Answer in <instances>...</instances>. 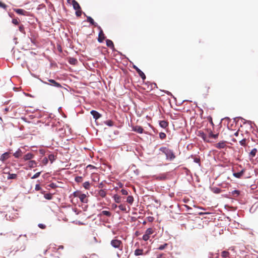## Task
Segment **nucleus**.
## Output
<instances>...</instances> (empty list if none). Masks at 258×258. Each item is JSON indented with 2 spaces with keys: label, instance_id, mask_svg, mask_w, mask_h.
<instances>
[{
  "label": "nucleus",
  "instance_id": "obj_39",
  "mask_svg": "<svg viewBox=\"0 0 258 258\" xmlns=\"http://www.w3.org/2000/svg\"><path fill=\"white\" fill-rule=\"evenodd\" d=\"M99 195L102 197H104L106 196V192L104 190H100L99 191Z\"/></svg>",
  "mask_w": 258,
  "mask_h": 258
},
{
  "label": "nucleus",
  "instance_id": "obj_13",
  "mask_svg": "<svg viewBox=\"0 0 258 258\" xmlns=\"http://www.w3.org/2000/svg\"><path fill=\"white\" fill-rule=\"evenodd\" d=\"M133 131L138 133L142 134L143 133L144 130L141 126L137 125L133 127Z\"/></svg>",
  "mask_w": 258,
  "mask_h": 258
},
{
  "label": "nucleus",
  "instance_id": "obj_53",
  "mask_svg": "<svg viewBox=\"0 0 258 258\" xmlns=\"http://www.w3.org/2000/svg\"><path fill=\"white\" fill-rule=\"evenodd\" d=\"M163 254H160L157 256V258H163Z\"/></svg>",
  "mask_w": 258,
  "mask_h": 258
},
{
  "label": "nucleus",
  "instance_id": "obj_23",
  "mask_svg": "<svg viewBox=\"0 0 258 258\" xmlns=\"http://www.w3.org/2000/svg\"><path fill=\"white\" fill-rule=\"evenodd\" d=\"M126 202L132 205L134 202V198L133 196H129L127 197Z\"/></svg>",
  "mask_w": 258,
  "mask_h": 258
},
{
  "label": "nucleus",
  "instance_id": "obj_21",
  "mask_svg": "<svg viewBox=\"0 0 258 258\" xmlns=\"http://www.w3.org/2000/svg\"><path fill=\"white\" fill-rule=\"evenodd\" d=\"M106 45L108 47H109L111 48H112L114 47L113 43L111 40H110L109 39H107L106 41Z\"/></svg>",
  "mask_w": 258,
  "mask_h": 258
},
{
  "label": "nucleus",
  "instance_id": "obj_1",
  "mask_svg": "<svg viewBox=\"0 0 258 258\" xmlns=\"http://www.w3.org/2000/svg\"><path fill=\"white\" fill-rule=\"evenodd\" d=\"M159 151L165 155L167 160H173L175 158L173 151L166 147H161Z\"/></svg>",
  "mask_w": 258,
  "mask_h": 258
},
{
  "label": "nucleus",
  "instance_id": "obj_6",
  "mask_svg": "<svg viewBox=\"0 0 258 258\" xmlns=\"http://www.w3.org/2000/svg\"><path fill=\"white\" fill-rule=\"evenodd\" d=\"M25 152V150L24 148H19L15 153H14L13 155L15 158H19L23 157Z\"/></svg>",
  "mask_w": 258,
  "mask_h": 258
},
{
  "label": "nucleus",
  "instance_id": "obj_24",
  "mask_svg": "<svg viewBox=\"0 0 258 258\" xmlns=\"http://www.w3.org/2000/svg\"><path fill=\"white\" fill-rule=\"evenodd\" d=\"M104 123L108 126H112L114 125V123L111 120H106L104 121Z\"/></svg>",
  "mask_w": 258,
  "mask_h": 258
},
{
  "label": "nucleus",
  "instance_id": "obj_2",
  "mask_svg": "<svg viewBox=\"0 0 258 258\" xmlns=\"http://www.w3.org/2000/svg\"><path fill=\"white\" fill-rule=\"evenodd\" d=\"M110 245L112 247L115 249H118L120 251L122 250L123 243L122 241L120 240L114 238L111 240Z\"/></svg>",
  "mask_w": 258,
  "mask_h": 258
},
{
  "label": "nucleus",
  "instance_id": "obj_49",
  "mask_svg": "<svg viewBox=\"0 0 258 258\" xmlns=\"http://www.w3.org/2000/svg\"><path fill=\"white\" fill-rule=\"evenodd\" d=\"M38 227L41 229H44L45 228V225L43 224H39Z\"/></svg>",
  "mask_w": 258,
  "mask_h": 258
},
{
  "label": "nucleus",
  "instance_id": "obj_20",
  "mask_svg": "<svg viewBox=\"0 0 258 258\" xmlns=\"http://www.w3.org/2000/svg\"><path fill=\"white\" fill-rule=\"evenodd\" d=\"M211 190L215 194H219L221 191V189L217 187L211 188Z\"/></svg>",
  "mask_w": 258,
  "mask_h": 258
},
{
  "label": "nucleus",
  "instance_id": "obj_50",
  "mask_svg": "<svg viewBox=\"0 0 258 258\" xmlns=\"http://www.w3.org/2000/svg\"><path fill=\"white\" fill-rule=\"evenodd\" d=\"M40 186L39 185V184H36V186H35V189L36 190H39L40 189Z\"/></svg>",
  "mask_w": 258,
  "mask_h": 258
},
{
  "label": "nucleus",
  "instance_id": "obj_16",
  "mask_svg": "<svg viewBox=\"0 0 258 258\" xmlns=\"http://www.w3.org/2000/svg\"><path fill=\"white\" fill-rule=\"evenodd\" d=\"M244 171V169H242L240 171H239L238 172L233 173V175L234 177H235L236 178H240L243 174Z\"/></svg>",
  "mask_w": 258,
  "mask_h": 258
},
{
  "label": "nucleus",
  "instance_id": "obj_59",
  "mask_svg": "<svg viewBox=\"0 0 258 258\" xmlns=\"http://www.w3.org/2000/svg\"><path fill=\"white\" fill-rule=\"evenodd\" d=\"M25 247L24 246H22L20 247V249H22V250H24L25 249Z\"/></svg>",
  "mask_w": 258,
  "mask_h": 258
},
{
  "label": "nucleus",
  "instance_id": "obj_35",
  "mask_svg": "<svg viewBox=\"0 0 258 258\" xmlns=\"http://www.w3.org/2000/svg\"><path fill=\"white\" fill-rule=\"evenodd\" d=\"M19 31L22 32L23 34L25 33V30H24V27L23 25H20L19 27Z\"/></svg>",
  "mask_w": 258,
  "mask_h": 258
},
{
  "label": "nucleus",
  "instance_id": "obj_17",
  "mask_svg": "<svg viewBox=\"0 0 258 258\" xmlns=\"http://www.w3.org/2000/svg\"><path fill=\"white\" fill-rule=\"evenodd\" d=\"M15 12L17 13L18 14L21 15H26V14L27 13V12L25 10L21 9H17L15 10Z\"/></svg>",
  "mask_w": 258,
  "mask_h": 258
},
{
  "label": "nucleus",
  "instance_id": "obj_30",
  "mask_svg": "<svg viewBox=\"0 0 258 258\" xmlns=\"http://www.w3.org/2000/svg\"><path fill=\"white\" fill-rule=\"evenodd\" d=\"M118 208L119 209L122 211H124V212H126V206L125 205H120L119 206H118Z\"/></svg>",
  "mask_w": 258,
  "mask_h": 258
},
{
  "label": "nucleus",
  "instance_id": "obj_29",
  "mask_svg": "<svg viewBox=\"0 0 258 258\" xmlns=\"http://www.w3.org/2000/svg\"><path fill=\"white\" fill-rule=\"evenodd\" d=\"M83 186L86 189H89L90 187V182L89 181H86L84 183H83Z\"/></svg>",
  "mask_w": 258,
  "mask_h": 258
},
{
  "label": "nucleus",
  "instance_id": "obj_42",
  "mask_svg": "<svg viewBox=\"0 0 258 258\" xmlns=\"http://www.w3.org/2000/svg\"><path fill=\"white\" fill-rule=\"evenodd\" d=\"M76 15L78 17L81 16L82 15V11H81V10H76Z\"/></svg>",
  "mask_w": 258,
  "mask_h": 258
},
{
  "label": "nucleus",
  "instance_id": "obj_31",
  "mask_svg": "<svg viewBox=\"0 0 258 258\" xmlns=\"http://www.w3.org/2000/svg\"><path fill=\"white\" fill-rule=\"evenodd\" d=\"M168 244L167 243H165L163 245H161L159 246V247L158 248V249L159 250H163L167 246Z\"/></svg>",
  "mask_w": 258,
  "mask_h": 258
},
{
  "label": "nucleus",
  "instance_id": "obj_10",
  "mask_svg": "<svg viewBox=\"0 0 258 258\" xmlns=\"http://www.w3.org/2000/svg\"><path fill=\"white\" fill-rule=\"evenodd\" d=\"M90 113L91 115L93 116V118L95 119V120L98 119L101 116V115L98 112L95 110H92L90 112Z\"/></svg>",
  "mask_w": 258,
  "mask_h": 258
},
{
  "label": "nucleus",
  "instance_id": "obj_5",
  "mask_svg": "<svg viewBox=\"0 0 258 258\" xmlns=\"http://www.w3.org/2000/svg\"><path fill=\"white\" fill-rule=\"evenodd\" d=\"M153 233H154V230L152 228H148L146 230L145 233L143 236V239L145 241H147L150 238V235L152 234Z\"/></svg>",
  "mask_w": 258,
  "mask_h": 258
},
{
  "label": "nucleus",
  "instance_id": "obj_33",
  "mask_svg": "<svg viewBox=\"0 0 258 258\" xmlns=\"http://www.w3.org/2000/svg\"><path fill=\"white\" fill-rule=\"evenodd\" d=\"M166 137V134L164 133H159V138L163 140V139H164Z\"/></svg>",
  "mask_w": 258,
  "mask_h": 258
},
{
  "label": "nucleus",
  "instance_id": "obj_22",
  "mask_svg": "<svg viewBox=\"0 0 258 258\" xmlns=\"http://www.w3.org/2000/svg\"><path fill=\"white\" fill-rule=\"evenodd\" d=\"M256 152H257V149L255 148L253 149L249 153V157H253L255 156Z\"/></svg>",
  "mask_w": 258,
  "mask_h": 258
},
{
  "label": "nucleus",
  "instance_id": "obj_55",
  "mask_svg": "<svg viewBox=\"0 0 258 258\" xmlns=\"http://www.w3.org/2000/svg\"><path fill=\"white\" fill-rule=\"evenodd\" d=\"M50 186L52 187V188H54L55 186V184L54 183H51L50 184Z\"/></svg>",
  "mask_w": 258,
  "mask_h": 258
},
{
  "label": "nucleus",
  "instance_id": "obj_25",
  "mask_svg": "<svg viewBox=\"0 0 258 258\" xmlns=\"http://www.w3.org/2000/svg\"><path fill=\"white\" fill-rule=\"evenodd\" d=\"M143 254V250L141 249H137L135 251V254L136 255H141Z\"/></svg>",
  "mask_w": 258,
  "mask_h": 258
},
{
  "label": "nucleus",
  "instance_id": "obj_52",
  "mask_svg": "<svg viewBox=\"0 0 258 258\" xmlns=\"http://www.w3.org/2000/svg\"><path fill=\"white\" fill-rule=\"evenodd\" d=\"M210 137L209 136V137H207V139H205V142H210Z\"/></svg>",
  "mask_w": 258,
  "mask_h": 258
},
{
  "label": "nucleus",
  "instance_id": "obj_54",
  "mask_svg": "<svg viewBox=\"0 0 258 258\" xmlns=\"http://www.w3.org/2000/svg\"><path fill=\"white\" fill-rule=\"evenodd\" d=\"M87 168H95V167L92 166V165H89L87 166Z\"/></svg>",
  "mask_w": 258,
  "mask_h": 258
},
{
  "label": "nucleus",
  "instance_id": "obj_57",
  "mask_svg": "<svg viewBox=\"0 0 258 258\" xmlns=\"http://www.w3.org/2000/svg\"><path fill=\"white\" fill-rule=\"evenodd\" d=\"M165 93H166L167 95H170V94H171V93H170V92H169V91H166L165 92Z\"/></svg>",
  "mask_w": 258,
  "mask_h": 258
},
{
  "label": "nucleus",
  "instance_id": "obj_28",
  "mask_svg": "<svg viewBox=\"0 0 258 258\" xmlns=\"http://www.w3.org/2000/svg\"><path fill=\"white\" fill-rule=\"evenodd\" d=\"M240 191L238 190H234L231 192V195L234 197H237L239 195Z\"/></svg>",
  "mask_w": 258,
  "mask_h": 258
},
{
  "label": "nucleus",
  "instance_id": "obj_58",
  "mask_svg": "<svg viewBox=\"0 0 258 258\" xmlns=\"http://www.w3.org/2000/svg\"><path fill=\"white\" fill-rule=\"evenodd\" d=\"M238 132H236L234 134V135H235V136H238Z\"/></svg>",
  "mask_w": 258,
  "mask_h": 258
},
{
  "label": "nucleus",
  "instance_id": "obj_63",
  "mask_svg": "<svg viewBox=\"0 0 258 258\" xmlns=\"http://www.w3.org/2000/svg\"><path fill=\"white\" fill-rule=\"evenodd\" d=\"M211 255L210 256V258H212V256H213V254H210Z\"/></svg>",
  "mask_w": 258,
  "mask_h": 258
},
{
  "label": "nucleus",
  "instance_id": "obj_47",
  "mask_svg": "<svg viewBox=\"0 0 258 258\" xmlns=\"http://www.w3.org/2000/svg\"><path fill=\"white\" fill-rule=\"evenodd\" d=\"M12 23H13L14 24L16 25H18V24H19V21H18V20L17 19H13L12 20Z\"/></svg>",
  "mask_w": 258,
  "mask_h": 258
},
{
  "label": "nucleus",
  "instance_id": "obj_41",
  "mask_svg": "<svg viewBox=\"0 0 258 258\" xmlns=\"http://www.w3.org/2000/svg\"><path fill=\"white\" fill-rule=\"evenodd\" d=\"M44 198L47 200H51L52 199V196L50 194H45Z\"/></svg>",
  "mask_w": 258,
  "mask_h": 258
},
{
  "label": "nucleus",
  "instance_id": "obj_7",
  "mask_svg": "<svg viewBox=\"0 0 258 258\" xmlns=\"http://www.w3.org/2000/svg\"><path fill=\"white\" fill-rule=\"evenodd\" d=\"M98 29L100 30L98 35V41L99 42H102L105 39L104 34L100 26H98Z\"/></svg>",
  "mask_w": 258,
  "mask_h": 258
},
{
  "label": "nucleus",
  "instance_id": "obj_45",
  "mask_svg": "<svg viewBox=\"0 0 258 258\" xmlns=\"http://www.w3.org/2000/svg\"><path fill=\"white\" fill-rule=\"evenodd\" d=\"M245 143H246V140L245 139H242L240 142L239 143L241 146H245Z\"/></svg>",
  "mask_w": 258,
  "mask_h": 258
},
{
  "label": "nucleus",
  "instance_id": "obj_12",
  "mask_svg": "<svg viewBox=\"0 0 258 258\" xmlns=\"http://www.w3.org/2000/svg\"><path fill=\"white\" fill-rule=\"evenodd\" d=\"M10 152H6L2 154L0 157V160L3 161L4 160H7L10 157Z\"/></svg>",
  "mask_w": 258,
  "mask_h": 258
},
{
  "label": "nucleus",
  "instance_id": "obj_27",
  "mask_svg": "<svg viewBox=\"0 0 258 258\" xmlns=\"http://www.w3.org/2000/svg\"><path fill=\"white\" fill-rule=\"evenodd\" d=\"M229 252L227 251L224 250L222 252L221 255L223 257H227L229 256Z\"/></svg>",
  "mask_w": 258,
  "mask_h": 258
},
{
  "label": "nucleus",
  "instance_id": "obj_56",
  "mask_svg": "<svg viewBox=\"0 0 258 258\" xmlns=\"http://www.w3.org/2000/svg\"><path fill=\"white\" fill-rule=\"evenodd\" d=\"M42 161H48V160H47V159L46 157H45V158L43 159Z\"/></svg>",
  "mask_w": 258,
  "mask_h": 258
},
{
  "label": "nucleus",
  "instance_id": "obj_9",
  "mask_svg": "<svg viewBox=\"0 0 258 258\" xmlns=\"http://www.w3.org/2000/svg\"><path fill=\"white\" fill-rule=\"evenodd\" d=\"M134 68L136 70V71L138 72L139 75L141 77V78L143 80H145L146 79V76L145 74L136 66H134Z\"/></svg>",
  "mask_w": 258,
  "mask_h": 258
},
{
  "label": "nucleus",
  "instance_id": "obj_60",
  "mask_svg": "<svg viewBox=\"0 0 258 258\" xmlns=\"http://www.w3.org/2000/svg\"><path fill=\"white\" fill-rule=\"evenodd\" d=\"M30 40H31V41L32 43H34V40L33 39H32V38H30Z\"/></svg>",
  "mask_w": 258,
  "mask_h": 258
},
{
  "label": "nucleus",
  "instance_id": "obj_48",
  "mask_svg": "<svg viewBox=\"0 0 258 258\" xmlns=\"http://www.w3.org/2000/svg\"><path fill=\"white\" fill-rule=\"evenodd\" d=\"M0 7L3 9H6L7 6L4 3L0 1Z\"/></svg>",
  "mask_w": 258,
  "mask_h": 258
},
{
  "label": "nucleus",
  "instance_id": "obj_64",
  "mask_svg": "<svg viewBox=\"0 0 258 258\" xmlns=\"http://www.w3.org/2000/svg\"><path fill=\"white\" fill-rule=\"evenodd\" d=\"M219 257V256H218V254H217V255L216 256V257L215 258H218Z\"/></svg>",
  "mask_w": 258,
  "mask_h": 258
},
{
  "label": "nucleus",
  "instance_id": "obj_32",
  "mask_svg": "<svg viewBox=\"0 0 258 258\" xmlns=\"http://www.w3.org/2000/svg\"><path fill=\"white\" fill-rule=\"evenodd\" d=\"M218 137V134H213L212 132L209 134V137L214 139H216Z\"/></svg>",
  "mask_w": 258,
  "mask_h": 258
},
{
  "label": "nucleus",
  "instance_id": "obj_36",
  "mask_svg": "<svg viewBox=\"0 0 258 258\" xmlns=\"http://www.w3.org/2000/svg\"><path fill=\"white\" fill-rule=\"evenodd\" d=\"M114 198V200H115L116 203H118L120 202V198L118 196L115 195Z\"/></svg>",
  "mask_w": 258,
  "mask_h": 258
},
{
  "label": "nucleus",
  "instance_id": "obj_43",
  "mask_svg": "<svg viewBox=\"0 0 258 258\" xmlns=\"http://www.w3.org/2000/svg\"><path fill=\"white\" fill-rule=\"evenodd\" d=\"M121 192L123 195H128V191L127 190L125 189H122L121 190Z\"/></svg>",
  "mask_w": 258,
  "mask_h": 258
},
{
  "label": "nucleus",
  "instance_id": "obj_38",
  "mask_svg": "<svg viewBox=\"0 0 258 258\" xmlns=\"http://www.w3.org/2000/svg\"><path fill=\"white\" fill-rule=\"evenodd\" d=\"M117 256L118 257V258H128V256L126 255H122L120 253H119V252H117Z\"/></svg>",
  "mask_w": 258,
  "mask_h": 258
},
{
  "label": "nucleus",
  "instance_id": "obj_37",
  "mask_svg": "<svg viewBox=\"0 0 258 258\" xmlns=\"http://www.w3.org/2000/svg\"><path fill=\"white\" fill-rule=\"evenodd\" d=\"M75 181L77 182H81L82 181V177L81 176H77L75 177Z\"/></svg>",
  "mask_w": 258,
  "mask_h": 258
},
{
  "label": "nucleus",
  "instance_id": "obj_62",
  "mask_svg": "<svg viewBox=\"0 0 258 258\" xmlns=\"http://www.w3.org/2000/svg\"><path fill=\"white\" fill-rule=\"evenodd\" d=\"M63 246L61 245V246H59V248H61V249H62V248H63Z\"/></svg>",
  "mask_w": 258,
  "mask_h": 258
},
{
  "label": "nucleus",
  "instance_id": "obj_15",
  "mask_svg": "<svg viewBox=\"0 0 258 258\" xmlns=\"http://www.w3.org/2000/svg\"><path fill=\"white\" fill-rule=\"evenodd\" d=\"M72 4L75 10H81V7L78 3L75 0H72Z\"/></svg>",
  "mask_w": 258,
  "mask_h": 258
},
{
  "label": "nucleus",
  "instance_id": "obj_3",
  "mask_svg": "<svg viewBox=\"0 0 258 258\" xmlns=\"http://www.w3.org/2000/svg\"><path fill=\"white\" fill-rule=\"evenodd\" d=\"M74 195L75 197L79 198L82 203H87L88 200L87 199L86 195L81 194L78 191H75L74 192Z\"/></svg>",
  "mask_w": 258,
  "mask_h": 258
},
{
  "label": "nucleus",
  "instance_id": "obj_14",
  "mask_svg": "<svg viewBox=\"0 0 258 258\" xmlns=\"http://www.w3.org/2000/svg\"><path fill=\"white\" fill-rule=\"evenodd\" d=\"M33 155L31 153H28L25 155L23 154V159L25 160H29L33 158Z\"/></svg>",
  "mask_w": 258,
  "mask_h": 258
},
{
  "label": "nucleus",
  "instance_id": "obj_8",
  "mask_svg": "<svg viewBox=\"0 0 258 258\" xmlns=\"http://www.w3.org/2000/svg\"><path fill=\"white\" fill-rule=\"evenodd\" d=\"M226 146V142L224 141H222L218 143L215 145V147L218 149H223Z\"/></svg>",
  "mask_w": 258,
  "mask_h": 258
},
{
  "label": "nucleus",
  "instance_id": "obj_34",
  "mask_svg": "<svg viewBox=\"0 0 258 258\" xmlns=\"http://www.w3.org/2000/svg\"><path fill=\"white\" fill-rule=\"evenodd\" d=\"M4 172H3V178H2L3 180H5L7 179V176L5 174V172H8V171H9V169L8 168H5L4 169Z\"/></svg>",
  "mask_w": 258,
  "mask_h": 258
},
{
  "label": "nucleus",
  "instance_id": "obj_4",
  "mask_svg": "<svg viewBox=\"0 0 258 258\" xmlns=\"http://www.w3.org/2000/svg\"><path fill=\"white\" fill-rule=\"evenodd\" d=\"M48 82H47L44 81H41V82L43 84H46V85L52 86H54L55 87L58 88L62 87L60 84L56 82L54 80L48 79Z\"/></svg>",
  "mask_w": 258,
  "mask_h": 258
},
{
  "label": "nucleus",
  "instance_id": "obj_19",
  "mask_svg": "<svg viewBox=\"0 0 258 258\" xmlns=\"http://www.w3.org/2000/svg\"><path fill=\"white\" fill-rule=\"evenodd\" d=\"M160 126L163 128H165L168 125V123L165 120H161L159 121Z\"/></svg>",
  "mask_w": 258,
  "mask_h": 258
},
{
  "label": "nucleus",
  "instance_id": "obj_46",
  "mask_svg": "<svg viewBox=\"0 0 258 258\" xmlns=\"http://www.w3.org/2000/svg\"><path fill=\"white\" fill-rule=\"evenodd\" d=\"M77 61V59L74 58H71L70 59V62L72 64H75Z\"/></svg>",
  "mask_w": 258,
  "mask_h": 258
},
{
  "label": "nucleus",
  "instance_id": "obj_26",
  "mask_svg": "<svg viewBox=\"0 0 258 258\" xmlns=\"http://www.w3.org/2000/svg\"><path fill=\"white\" fill-rule=\"evenodd\" d=\"M101 215H105L107 217H110L111 215V213L108 211H102L101 213Z\"/></svg>",
  "mask_w": 258,
  "mask_h": 258
},
{
  "label": "nucleus",
  "instance_id": "obj_11",
  "mask_svg": "<svg viewBox=\"0 0 258 258\" xmlns=\"http://www.w3.org/2000/svg\"><path fill=\"white\" fill-rule=\"evenodd\" d=\"M5 174L7 176V179H15L17 177V174L13 173L10 174L9 173V171H8V172H5Z\"/></svg>",
  "mask_w": 258,
  "mask_h": 258
},
{
  "label": "nucleus",
  "instance_id": "obj_61",
  "mask_svg": "<svg viewBox=\"0 0 258 258\" xmlns=\"http://www.w3.org/2000/svg\"><path fill=\"white\" fill-rule=\"evenodd\" d=\"M194 161H195V162H197V161H200V160H199L198 159L196 158V159H195L194 160Z\"/></svg>",
  "mask_w": 258,
  "mask_h": 258
},
{
  "label": "nucleus",
  "instance_id": "obj_51",
  "mask_svg": "<svg viewBox=\"0 0 258 258\" xmlns=\"http://www.w3.org/2000/svg\"><path fill=\"white\" fill-rule=\"evenodd\" d=\"M201 137L203 138V139L205 141V139H207V136L206 135H205L204 133H203Z\"/></svg>",
  "mask_w": 258,
  "mask_h": 258
},
{
  "label": "nucleus",
  "instance_id": "obj_40",
  "mask_svg": "<svg viewBox=\"0 0 258 258\" xmlns=\"http://www.w3.org/2000/svg\"><path fill=\"white\" fill-rule=\"evenodd\" d=\"M41 173V172H38L36 173L32 177V179H35L37 177H38Z\"/></svg>",
  "mask_w": 258,
  "mask_h": 258
},
{
  "label": "nucleus",
  "instance_id": "obj_18",
  "mask_svg": "<svg viewBox=\"0 0 258 258\" xmlns=\"http://www.w3.org/2000/svg\"><path fill=\"white\" fill-rule=\"evenodd\" d=\"M87 21L89 22L91 24L98 27V26L97 24L94 22V20L91 17L87 16Z\"/></svg>",
  "mask_w": 258,
  "mask_h": 258
},
{
  "label": "nucleus",
  "instance_id": "obj_44",
  "mask_svg": "<svg viewBox=\"0 0 258 258\" xmlns=\"http://www.w3.org/2000/svg\"><path fill=\"white\" fill-rule=\"evenodd\" d=\"M48 158L50 161H53V160H55L54 156L52 154L49 155Z\"/></svg>",
  "mask_w": 258,
  "mask_h": 258
}]
</instances>
